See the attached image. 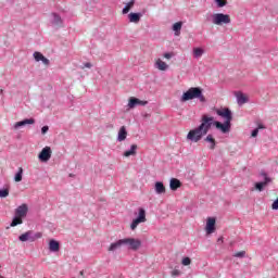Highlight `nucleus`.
<instances>
[{
  "mask_svg": "<svg viewBox=\"0 0 278 278\" xmlns=\"http://www.w3.org/2000/svg\"><path fill=\"white\" fill-rule=\"evenodd\" d=\"M217 116L224 118V123L218 121H214V117L203 115L200 121V125L193 129H191L187 134V140L190 142H199L203 136H207V131L212 129V125L216 127L222 134H229L231 131V121H233V113L229 108H224L222 110L216 111Z\"/></svg>",
  "mask_w": 278,
  "mask_h": 278,
  "instance_id": "f257e3e1",
  "label": "nucleus"
},
{
  "mask_svg": "<svg viewBox=\"0 0 278 278\" xmlns=\"http://www.w3.org/2000/svg\"><path fill=\"white\" fill-rule=\"evenodd\" d=\"M194 99H198L200 103H205L207 101L205 99V96L203 94V88L201 87H191L187 91H185L180 98V101L182 103H186V101H192Z\"/></svg>",
  "mask_w": 278,
  "mask_h": 278,
  "instance_id": "f03ea898",
  "label": "nucleus"
},
{
  "mask_svg": "<svg viewBox=\"0 0 278 278\" xmlns=\"http://www.w3.org/2000/svg\"><path fill=\"white\" fill-rule=\"evenodd\" d=\"M29 212V206L27 204H22L15 208V216L11 222V227H17V225H23V218L27 217Z\"/></svg>",
  "mask_w": 278,
  "mask_h": 278,
  "instance_id": "7ed1b4c3",
  "label": "nucleus"
},
{
  "mask_svg": "<svg viewBox=\"0 0 278 278\" xmlns=\"http://www.w3.org/2000/svg\"><path fill=\"white\" fill-rule=\"evenodd\" d=\"M258 179H261V181L255 182L254 185L255 190H257L258 192H264V189L269 184H273V178H270V176H268V174L265 170L260 172Z\"/></svg>",
  "mask_w": 278,
  "mask_h": 278,
  "instance_id": "20e7f679",
  "label": "nucleus"
},
{
  "mask_svg": "<svg viewBox=\"0 0 278 278\" xmlns=\"http://www.w3.org/2000/svg\"><path fill=\"white\" fill-rule=\"evenodd\" d=\"M123 242L129 251H138L142 247V240L136 238H124Z\"/></svg>",
  "mask_w": 278,
  "mask_h": 278,
  "instance_id": "39448f33",
  "label": "nucleus"
},
{
  "mask_svg": "<svg viewBox=\"0 0 278 278\" xmlns=\"http://www.w3.org/2000/svg\"><path fill=\"white\" fill-rule=\"evenodd\" d=\"M212 18L213 25H229V23H231V17H229V14L215 13L212 15Z\"/></svg>",
  "mask_w": 278,
  "mask_h": 278,
  "instance_id": "423d86ee",
  "label": "nucleus"
},
{
  "mask_svg": "<svg viewBox=\"0 0 278 278\" xmlns=\"http://www.w3.org/2000/svg\"><path fill=\"white\" fill-rule=\"evenodd\" d=\"M138 216L131 222L130 229L134 231L140 223H147V211L143 207L138 208Z\"/></svg>",
  "mask_w": 278,
  "mask_h": 278,
  "instance_id": "0eeeda50",
  "label": "nucleus"
},
{
  "mask_svg": "<svg viewBox=\"0 0 278 278\" xmlns=\"http://www.w3.org/2000/svg\"><path fill=\"white\" fill-rule=\"evenodd\" d=\"M38 238H42V233L40 232H37L34 235V231L31 230H28L26 231L25 233H22L20 237H18V241L20 242H36V240H38Z\"/></svg>",
  "mask_w": 278,
  "mask_h": 278,
  "instance_id": "6e6552de",
  "label": "nucleus"
},
{
  "mask_svg": "<svg viewBox=\"0 0 278 278\" xmlns=\"http://www.w3.org/2000/svg\"><path fill=\"white\" fill-rule=\"evenodd\" d=\"M137 105H141V106L149 105V101L140 100L136 97H130L128 100V108L130 110H134V108H137Z\"/></svg>",
  "mask_w": 278,
  "mask_h": 278,
  "instance_id": "1a4fd4ad",
  "label": "nucleus"
},
{
  "mask_svg": "<svg viewBox=\"0 0 278 278\" xmlns=\"http://www.w3.org/2000/svg\"><path fill=\"white\" fill-rule=\"evenodd\" d=\"M51 147H45L41 152L38 154L40 162H49L52 155Z\"/></svg>",
  "mask_w": 278,
  "mask_h": 278,
  "instance_id": "9d476101",
  "label": "nucleus"
},
{
  "mask_svg": "<svg viewBox=\"0 0 278 278\" xmlns=\"http://www.w3.org/2000/svg\"><path fill=\"white\" fill-rule=\"evenodd\" d=\"M206 233H214L216 231V218L214 217H208L206 220Z\"/></svg>",
  "mask_w": 278,
  "mask_h": 278,
  "instance_id": "9b49d317",
  "label": "nucleus"
},
{
  "mask_svg": "<svg viewBox=\"0 0 278 278\" xmlns=\"http://www.w3.org/2000/svg\"><path fill=\"white\" fill-rule=\"evenodd\" d=\"M36 123V119L33 117L30 118H25L23 121H20L14 124L13 129H21V127H25V125H34Z\"/></svg>",
  "mask_w": 278,
  "mask_h": 278,
  "instance_id": "f8f14e48",
  "label": "nucleus"
},
{
  "mask_svg": "<svg viewBox=\"0 0 278 278\" xmlns=\"http://www.w3.org/2000/svg\"><path fill=\"white\" fill-rule=\"evenodd\" d=\"M122 247H125L124 241H123V239H119V240L111 243L108 251H110L111 253H114V251H118V249H122Z\"/></svg>",
  "mask_w": 278,
  "mask_h": 278,
  "instance_id": "ddd939ff",
  "label": "nucleus"
},
{
  "mask_svg": "<svg viewBox=\"0 0 278 278\" xmlns=\"http://www.w3.org/2000/svg\"><path fill=\"white\" fill-rule=\"evenodd\" d=\"M236 98H237V103L238 105H244V103H249V98L245 97L242 91H237L235 93Z\"/></svg>",
  "mask_w": 278,
  "mask_h": 278,
  "instance_id": "4468645a",
  "label": "nucleus"
},
{
  "mask_svg": "<svg viewBox=\"0 0 278 278\" xmlns=\"http://www.w3.org/2000/svg\"><path fill=\"white\" fill-rule=\"evenodd\" d=\"M51 16H52L51 24L54 25L55 27H62V25L64 23L62 21V16H60V14H58V13H52Z\"/></svg>",
  "mask_w": 278,
  "mask_h": 278,
  "instance_id": "2eb2a0df",
  "label": "nucleus"
},
{
  "mask_svg": "<svg viewBox=\"0 0 278 278\" xmlns=\"http://www.w3.org/2000/svg\"><path fill=\"white\" fill-rule=\"evenodd\" d=\"M154 190L156 194H165L166 193V187L164 186V182L156 181L154 184Z\"/></svg>",
  "mask_w": 278,
  "mask_h": 278,
  "instance_id": "dca6fc26",
  "label": "nucleus"
},
{
  "mask_svg": "<svg viewBox=\"0 0 278 278\" xmlns=\"http://www.w3.org/2000/svg\"><path fill=\"white\" fill-rule=\"evenodd\" d=\"M49 251H51V253H58V251H60V242L55 239H51L49 241Z\"/></svg>",
  "mask_w": 278,
  "mask_h": 278,
  "instance_id": "f3484780",
  "label": "nucleus"
},
{
  "mask_svg": "<svg viewBox=\"0 0 278 278\" xmlns=\"http://www.w3.org/2000/svg\"><path fill=\"white\" fill-rule=\"evenodd\" d=\"M124 140H127V128L122 126L118 130L117 141L123 142Z\"/></svg>",
  "mask_w": 278,
  "mask_h": 278,
  "instance_id": "a211bd4d",
  "label": "nucleus"
},
{
  "mask_svg": "<svg viewBox=\"0 0 278 278\" xmlns=\"http://www.w3.org/2000/svg\"><path fill=\"white\" fill-rule=\"evenodd\" d=\"M128 18L130 23H140V18H142V13H129Z\"/></svg>",
  "mask_w": 278,
  "mask_h": 278,
  "instance_id": "6ab92c4d",
  "label": "nucleus"
},
{
  "mask_svg": "<svg viewBox=\"0 0 278 278\" xmlns=\"http://www.w3.org/2000/svg\"><path fill=\"white\" fill-rule=\"evenodd\" d=\"M169 188L173 191L177 190L178 188H181V181L177 178H172L169 181Z\"/></svg>",
  "mask_w": 278,
  "mask_h": 278,
  "instance_id": "aec40b11",
  "label": "nucleus"
},
{
  "mask_svg": "<svg viewBox=\"0 0 278 278\" xmlns=\"http://www.w3.org/2000/svg\"><path fill=\"white\" fill-rule=\"evenodd\" d=\"M137 149V144H131L130 149L124 152V157H131V155H136Z\"/></svg>",
  "mask_w": 278,
  "mask_h": 278,
  "instance_id": "412c9836",
  "label": "nucleus"
},
{
  "mask_svg": "<svg viewBox=\"0 0 278 278\" xmlns=\"http://www.w3.org/2000/svg\"><path fill=\"white\" fill-rule=\"evenodd\" d=\"M181 27H184V22H176L172 29L173 31H175V36H179V34H181Z\"/></svg>",
  "mask_w": 278,
  "mask_h": 278,
  "instance_id": "4be33fe9",
  "label": "nucleus"
},
{
  "mask_svg": "<svg viewBox=\"0 0 278 278\" xmlns=\"http://www.w3.org/2000/svg\"><path fill=\"white\" fill-rule=\"evenodd\" d=\"M205 142H210V149L214 151L216 149V139L212 135H207L204 139Z\"/></svg>",
  "mask_w": 278,
  "mask_h": 278,
  "instance_id": "5701e85b",
  "label": "nucleus"
},
{
  "mask_svg": "<svg viewBox=\"0 0 278 278\" xmlns=\"http://www.w3.org/2000/svg\"><path fill=\"white\" fill-rule=\"evenodd\" d=\"M136 3L135 0H130L126 5L123 8L122 13L123 14H129V10L134 8V4Z\"/></svg>",
  "mask_w": 278,
  "mask_h": 278,
  "instance_id": "b1692460",
  "label": "nucleus"
},
{
  "mask_svg": "<svg viewBox=\"0 0 278 278\" xmlns=\"http://www.w3.org/2000/svg\"><path fill=\"white\" fill-rule=\"evenodd\" d=\"M156 68H159V71H166V68H168V65L164 61L159 59L156 61Z\"/></svg>",
  "mask_w": 278,
  "mask_h": 278,
  "instance_id": "393cba45",
  "label": "nucleus"
},
{
  "mask_svg": "<svg viewBox=\"0 0 278 278\" xmlns=\"http://www.w3.org/2000/svg\"><path fill=\"white\" fill-rule=\"evenodd\" d=\"M14 181H16L17 184L23 181V167H20L17 173L14 176Z\"/></svg>",
  "mask_w": 278,
  "mask_h": 278,
  "instance_id": "a878e982",
  "label": "nucleus"
},
{
  "mask_svg": "<svg viewBox=\"0 0 278 278\" xmlns=\"http://www.w3.org/2000/svg\"><path fill=\"white\" fill-rule=\"evenodd\" d=\"M203 53H205V50H203L202 48H194L193 49V58L199 59L203 55Z\"/></svg>",
  "mask_w": 278,
  "mask_h": 278,
  "instance_id": "bb28decb",
  "label": "nucleus"
},
{
  "mask_svg": "<svg viewBox=\"0 0 278 278\" xmlns=\"http://www.w3.org/2000/svg\"><path fill=\"white\" fill-rule=\"evenodd\" d=\"M10 197V189H0V199H5Z\"/></svg>",
  "mask_w": 278,
  "mask_h": 278,
  "instance_id": "cd10ccee",
  "label": "nucleus"
},
{
  "mask_svg": "<svg viewBox=\"0 0 278 278\" xmlns=\"http://www.w3.org/2000/svg\"><path fill=\"white\" fill-rule=\"evenodd\" d=\"M33 58H35L37 62H40L45 58V54L41 52H34Z\"/></svg>",
  "mask_w": 278,
  "mask_h": 278,
  "instance_id": "c85d7f7f",
  "label": "nucleus"
},
{
  "mask_svg": "<svg viewBox=\"0 0 278 278\" xmlns=\"http://www.w3.org/2000/svg\"><path fill=\"white\" fill-rule=\"evenodd\" d=\"M217 8H225L227 5V0H215Z\"/></svg>",
  "mask_w": 278,
  "mask_h": 278,
  "instance_id": "c756f323",
  "label": "nucleus"
},
{
  "mask_svg": "<svg viewBox=\"0 0 278 278\" xmlns=\"http://www.w3.org/2000/svg\"><path fill=\"white\" fill-rule=\"evenodd\" d=\"M181 264L182 266H190V264H192V260H190V257H184Z\"/></svg>",
  "mask_w": 278,
  "mask_h": 278,
  "instance_id": "7c9ffc66",
  "label": "nucleus"
},
{
  "mask_svg": "<svg viewBox=\"0 0 278 278\" xmlns=\"http://www.w3.org/2000/svg\"><path fill=\"white\" fill-rule=\"evenodd\" d=\"M233 257H239V258L247 257V252L245 251L237 252L233 254Z\"/></svg>",
  "mask_w": 278,
  "mask_h": 278,
  "instance_id": "2f4dec72",
  "label": "nucleus"
},
{
  "mask_svg": "<svg viewBox=\"0 0 278 278\" xmlns=\"http://www.w3.org/2000/svg\"><path fill=\"white\" fill-rule=\"evenodd\" d=\"M257 134H260V128H254L251 132L252 138H257Z\"/></svg>",
  "mask_w": 278,
  "mask_h": 278,
  "instance_id": "473e14b6",
  "label": "nucleus"
},
{
  "mask_svg": "<svg viewBox=\"0 0 278 278\" xmlns=\"http://www.w3.org/2000/svg\"><path fill=\"white\" fill-rule=\"evenodd\" d=\"M40 62H42V64H45V66H49V64H51V61H49V59H47L46 56H43Z\"/></svg>",
  "mask_w": 278,
  "mask_h": 278,
  "instance_id": "72a5a7b5",
  "label": "nucleus"
},
{
  "mask_svg": "<svg viewBox=\"0 0 278 278\" xmlns=\"http://www.w3.org/2000/svg\"><path fill=\"white\" fill-rule=\"evenodd\" d=\"M179 275H181V271L179 269H174L172 271V277H179Z\"/></svg>",
  "mask_w": 278,
  "mask_h": 278,
  "instance_id": "f704fd0d",
  "label": "nucleus"
},
{
  "mask_svg": "<svg viewBox=\"0 0 278 278\" xmlns=\"http://www.w3.org/2000/svg\"><path fill=\"white\" fill-rule=\"evenodd\" d=\"M173 55H175L173 52H167V53H164L163 56L166 59V60H170V58H173Z\"/></svg>",
  "mask_w": 278,
  "mask_h": 278,
  "instance_id": "c9c22d12",
  "label": "nucleus"
},
{
  "mask_svg": "<svg viewBox=\"0 0 278 278\" xmlns=\"http://www.w3.org/2000/svg\"><path fill=\"white\" fill-rule=\"evenodd\" d=\"M271 210L277 211L278 210V199H276L271 204Z\"/></svg>",
  "mask_w": 278,
  "mask_h": 278,
  "instance_id": "e433bc0d",
  "label": "nucleus"
},
{
  "mask_svg": "<svg viewBox=\"0 0 278 278\" xmlns=\"http://www.w3.org/2000/svg\"><path fill=\"white\" fill-rule=\"evenodd\" d=\"M49 131V126H43L42 128H41V134H42V136H45V134H47Z\"/></svg>",
  "mask_w": 278,
  "mask_h": 278,
  "instance_id": "4c0bfd02",
  "label": "nucleus"
},
{
  "mask_svg": "<svg viewBox=\"0 0 278 278\" xmlns=\"http://www.w3.org/2000/svg\"><path fill=\"white\" fill-rule=\"evenodd\" d=\"M92 66V63L87 62L84 64V66L81 68H90Z\"/></svg>",
  "mask_w": 278,
  "mask_h": 278,
  "instance_id": "58836bf2",
  "label": "nucleus"
},
{
  "mask_svg": "<svg viewBox=\"0 0 278 278\" xmlns=\"http://www.w3.org/2000/svg\"><path fill=\"white\" fill-rule=\"evenodd\" d=\"M256 129H266V126H264V124H258Z\"/></svg>",
  "mask_w": 278,
  "mask_h": 278,
  "instance_id": "ea45409f",
  "label": "nucleus"
},
{
  "mask_svg": "<svg viewBox=\"0 0 278 278\" xmlns=\"http://www.w3.org/2000/svg\"><path fill=\"white\" fill-rule=\"evenodd\" d=\"M217 242H223V237L218 238Z\"/></svg>",
  "mask_w": 278,
  "mask_h": 278,
  "instance_id": "a19ab883",
  "label": "nucleus"
},
{
  "mask_svg": "<svg viewBox=\"0 0 278 278\" xmlns=\"http://www.w3.org/2000/svg\"><path fill=\"white\" fill-rule=\"evenodd\" d=\"M79 275H80V277H84V270H81V271L79 273Z\"/></svg>",
  "mask_w": 278,
  "mask_h": 278,
  "instance_id": "79ce46f5",
  "label": "nucleus"
},
{
  "mask_svg": "<svg viewBox=\"0 0 278 278\" xmlns=\"http://www.w3.org/2000/svg\"><path fill=\"white\" fill-rule=\"evenodd\" d=\"M0 278H5V277H3V276H0Z\"/></svg>",
  "mask_w": 278,
  "mask_h": 278,
  "instance_id": "37998d69",
  "label": "nucleus"
}]
</instances>
